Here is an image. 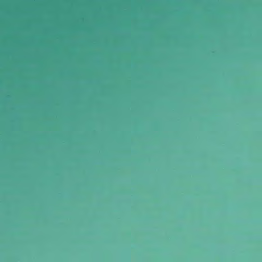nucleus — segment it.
<instances>
[{
    "mask_svg": "<svg viewBox=\"0 0 262 262\" xmlns=\"http://www.w3.org/2000/svg\"><path fill=\"white\" fill-rule=\"evenodd\" d=\"M0 98H97V97H11L7 96Z\"/></svg>",
    "mask_w": 262,
    "mask_h": 262,
    "instance_id": "nucleus-1",
    "label": "nucleus"
},
{
    "mask_svg": "<svg viewBox=\"0 0 262 262\" xmlns=\"http://www.w3.org/2000/svg\"><path fill=\"white\" fill-rule=\"evenodd\" d=\"M1 102L9 101H36V99H0Z\"/></svg>",
    "mask_w": 262,
    "mask_h": 262,
    "instance_id": "nucleus-2",
    "label": "nucleus"
},
{
    "mask_svg": "<svg viewBox=\"0 0 262 262\" xmlns=\"http://www.w3.org/2000/svg\"><path fill=\"white\" fill-rule=\"evenodd\" d=\"M231 100H233L234 99H232Z\"/></svg>",
    "mask_w": 262,
    "mask_h": 262,
    "instance_id": "nucleus-3",
    "label": "nucleus"
}]
</instances>
